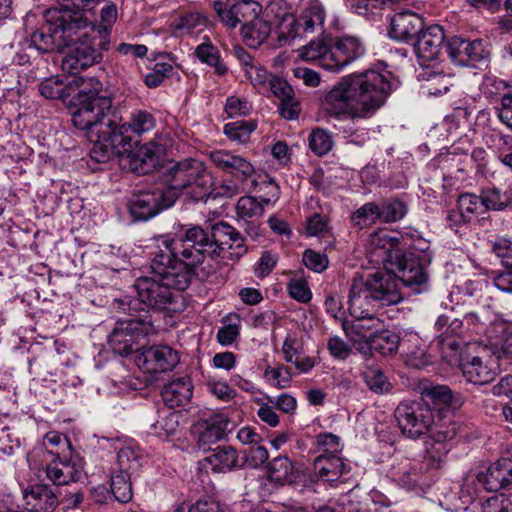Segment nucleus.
Here are the masks:
<instances>
[{
    "mask_svg": "<svg viewBox=\"0 0 512 512\" xmlns=\"http://www.w3.org/2000/svg\"><path fill=\"white\" fill-rule=\"evenodd\" d=\"M72 115L73 125L86 131L91 143L90 157L97 163H106L115 155L125 153L131 145L124 125H117L108 113L112 98H61Z\"/></svg>",
    "mask_w": 512,
    "mask_h": 512,
    "instance_id": "f257e3e1",
    "label": "nucleus"
},
{
    "mask_svg": "<svg viewBox=\"0 0 512 512\" xmlns=\"http://www.w3.org/2000/svg\"><path fill=\"white\" fill-rule=\"evenodd\" d=\"M171 254L153 252L151 272L153 276L138 277L133 287L137 293L135 299H121L119 308L124 312H146L145 308L156 310L168 309L175 302L177 294L173 290L183 291L188 288L196 272L185 262H171Z\"/></svg>",
    "mask_w": 512,
    "mask_h": 512,
    "instance_id": "f03ea898",
    "label": "nucleus"
},
{
    "mask_svg": "<svg viewBox=\"0 0 512 512\" xmlns=\"http://www.w3.org/2000/svg\"><path fill=\"white\" fill-rule=\"evenodd\" d=\"M403 295L395 272L378 270L366 278L354 277L348 293V310L352 317H364L376 307L400 303Z\"/></svg>",
    "mask_w": 512,
    "mask_h": 512,
    "instance_id": "7ed1b4c3",
    "label": "nucleus"
},
{
    "mask_svg": "<svg viewBox=\"0 0 512 512\" xmlns=\"http://www.w3.org/2000/svg\"><path fill=\"white\" fill-rule=\"evenodd\" d=\"M371 246L377 261L390 262L396 267L397 280L403 286L416 294L428 289L429 274L421 256L410 251L393 250V244L383 232L371 236Z\"/></svg>",
    "mask_w": 512,
    "mask_h": 512,
    "instance_id": "20e7f679",
    "label": "nucleus"
},
{
    "mask_svg": "<svg viewBox=\"0 0 512 512\" xmlns=\"http://www.w3.org/2000/svg\"><path fill=\"white\" fill-rule=\"evenodd\" d=\"M174 236H160L157 252L168 251L171 254V262H185L195 272L198 264L202 263L205 256L212 257V245L210 230L200 225L175 224Z\"/></svg>",
    "mask_w": 512,
    "mask_h": 512,
    "instance_id": "39448f33",
    "label": "nucleus"
},
{
    "mask_svg": "<svg viewBox=\"0 0 512 512\" xmlns=\"http://www.w3.org/2000/svg\"><path fill=\"white\" fill-rule=\"evenodd\" d=\"M45 24L30 36L29 47L40 53L62 50L74 41V36L89 26L86 17L76 16L57 7L44 12Z\"/></svg>",
    "mask_w": 512,
    "mask_h": 512,
    "instance_id": "423d86ee",
    "label": "nucleus"
},
{
    "mask_svg": "<svg viewBox=\"0 0 512 512\" xmlns=\"http://www.w3.org/2000/svg\"><path fill=\"white\" fill-rule=\"evenodd\" d=\"M166 178L167 186L163 187L167 195L172 194L173 202L180 193L190 189L189 193L195 201H201L209 196L212 176L206 165L199 159L186 158L180 161L170 160L160 168Z\"/></svg>",
    "mask_w": 512,
    "mask_h": 512,
    "instance_id": "0eeeda50",
    "label": "nucleus"
},
{
    "mask_svg": "<svg viewBox=\"0 0 512 512\" xmlns=\"http://www.w3.org/2000/svg\"><path fill=\"white\" fill-rule=\"evenodd\" d=\"M364 54L365 45L359 37L344 35L330 43L324 37L311 40L299 55L303 60L317 62L325 70L339 72Z\"/></svg>",
    "mask_w": 512,
    "mask_h": 512,
    "instance_id": "6e6552de",
    "label": "nucleus"
},
{
    "mask_svg": "<svg viewBox=\"0 0 512 512\" xmlns=\"http://www.w3.org/2000/svg\"><path fill=\"white\" fill-rule=\"evenodd\" d=\"M400 80L390 71L367 70L343 77L329 96H389L398 93Z\"/></svg>",
    "mask_w": 512,
    "mask_h": 512,
    "instance_id": "1a4fd4ad",
    "label": "nucleus"
},
{
    "mask_svg": "<svg viewBox=\"0 0 512 512\" xmlns=\"http://www.w3.org/2000/svg\"><path fill=\"white\" fill-rule=\"evenodd\" d=\"M209 159L219 170L232 177L217 188L215 196L230 198L244 192L249 184L257 185L255 167L246 158L228 150L219 149L211 151Z\"/></svg>",
    "mask_w": 512,
    "mask_h": 512,
    "instance_id": "9d476101",
    "label": "nucleus"
},
{
    "mask_svg": "<svg viewBox=\"0 0 512 512\" xmlns=\"http://www.w3.org/2000/svg\"><path fill=\"white\" fill-rule=\"evenodd\" d=\"M156 333L152 317L147 312L129 319L118 320L108 336V344L114 353L128 356L143 350L148 336Z\"/></svg>",
    "mask_w": 512,
    "mask_h": 512,
    "instance_id": "9b49d317",
    "label": "nucleus"
},
{
    "mask_svg": "<svg viewBox=\"0 0 512 512\" xmlns=\"http://www.w3.org/2000/svg\"><path fill=\"white\" fill-rule=\"evenodd\" d=\"M174 139L170 133H160L156 137L133 150V142L129 150L122 153V160L125 166L138 175L152 173L159 165L160 157L172 151Z\"/></svg>",
    "mask_w": 512,
    "mask_h": 512,
    "instance_id": "f8f14e48",
    "label": "nucleus"
},
{
    "mask_svg": "<svg viewBox=\"0 0 512 512\" xmlns=\"http://www.w3.org/2000/svg\"><path fill=\"white\" fill-rule=\"evenodd\" d=\"M395 418L398 427L404 436L416 439L427 432H431L437 424L444 421H435L433 409L423 401H403L395 409Z\"/></svg>",
    "mask_w": 512,
    "mask_h": 512,
    "instance_id": "ddd939ff",
    "label": "nucleus"
},
{
    "mask_svg": "<svg viewBox=\"0 0 512 512\" xmlns=\"http://www.w3.org/2000/svg\"><path fill=\"white\" fill-rule=\"evenodd\" d=\"M326 11L319 0H308L297 18L290 17L281 24L280 37L293 40L297 37H307L310 34L324 32Z\"/></svg>",
    "mask_w": 512,
    "mask_h": 512,
    "instance_id": "4468645a",
    "label": "nucleus"
},
{
    "mask_svg": "<svg viewBox=\"0 0 512 512\" xmlns=\"http://www.w3.org/2000/svg\"><path fill=\"white\" fill-rule=\"evenodd\" d=\"M68 47L62 60V69L70 74H76L102 60V53L95 49L86 33L79 32Z\"/></svg>",
    "mask_w": 512,
    "mask_h": 512,
    "instance_id": "2eb2a0df",
    "label": "nucleus"
},
{
    "mask_svg": "<svg viewBox=\"0 0 512 512\" xmlns=\"http://www.w3.org/2000/svg\"><path fill=\"white\" fill-rule=\"evenodd\" d=\"M446 50L452 62L461 66L477 67L490 56L488 44L483 39L469 41L453 36L447 40Z\"/></svg>",
    "mask_w": 512,
    "mask_h": 512,
    "instance_id": "dca6fc26",
    "label": "nucleus"
},
{
    "mask_svg": "<svg viewBox=\"0 0 512 512\" xmlns=\"http://www.w3.org/2000/svg\"><path fill=\"white\" fill-rule=\"evenodd\" d=\"M173 197L172 194L167 195L162 187L141 192L129 201V211L135 220L147 221L171 207Z\"/></svg>",
    "mask_w": 512,
    "mask_h": 512,
    "instance_id": "f3484780",
    "label": "nucleus"
},
{
    "mask_svg": "<svg viewBox=\"0 0 512 512\" xmlns=\"http://www.w3.org/2000/svg\"><path fill=\"white\" fill-rule=\"evenodd\" d=\"M458 431V424L447 420L444 424H437L426 441L425 461L431 469H439L446 461L450 450L447 442L451 441Z\"/></svg>",
    "mask_w": 512,
    "mask_h": 512,
    "instance_id": "a211bd4d",
    "label": "nucleus"
},
{
    "mask_svg": "<svg viewBox=\"0 0 512 512\" xmlns=\"http://www.w3.org/2000/svg\"><path fill=\"white\" fill-rule=\"evenodd\" d=\"M478 481L487 491L498 492L512 489V445L488 467L477 475Z\"/></svg>",
    "mask_w": 512,
    "mask_h": 512,
    "instance_id": "6ab92c4d",
    "label": "nucleus"
},
{
    "mask_svg": "<svg viewBox=\"0 0 512 512\" xmlns=\"http://www.w3.org/2000/svg\"><path fill=\"white\" fill-rule=\"evenodd\" d=\"M329 100L325 109L336 117L364 118L373 114L382 104L383 98H369L362 101V98H325Z\"/></svg>",
    "mask_w": 512,
    "mask_h": 512,
    "instance_id": "aec40b11",
    "label": "nucleus"
},
{
    "mask_svg": "<svg viewBox=\"0 0 512 512\" xmlns=\"http://www.w3.org/2000/svg\"><path fill=\"white\" fill-rule=\"evenodd\" d=\"M139 367L149 373L166 372L173 369L179 363V355L176 350L168 345H154L143 348L136 357Z\"/></svg>",
    "mask_w": 512,
    "mask_h": 512,
    "instance_id": "412c9836",
    "label": "nucleus"
},
{
    "mask_svg": "<svg viewBox=\"0 0 512 512\" xmlns=\"http://www.w3.org/2000/svg\"><path fill=\"white\" fill-rule=\"evenodd\" d=\"M210 238L213 250L212 258L220 256L226 247L235 248L237 259L248 252L244 235L224 221L210 226Z\"/></svg>",
    "mask_w": 512,
    "mask_h": 512,
    "instance_id": "4be33fe9",
    "label": "nucleus"
},
{
    "mask_svg": "<svg viewBox=\"0 0 512 512\" xmlns=\"http://www.w3.org/2000/svg\"><path fill=\"white\" fill-rule=\"evenodd\" d=\"M445 41L442 26L434 24L424 29L414 43V51L421 66L437 60Z\"/></svg>",
    "mask_w": 512,
    "mask_h": 512,
    "instance_id": "5701e85b",
    "label": "nucleus"
},
{
    "mask_svg": "<svg viewBox=\"0 0 512 512\" xmlns=\"http://www.w3.org/2000/svg\"><path fill=\"white\" fill-rule=\"evenodd\" d=\"M246 78L258 87L259 92L269 89L273 96H295L292 85L283 77L268 76V71L258 65L253 64L244 71Z\"/></svg>",
    "mask_w": 512,
    "mask_h": 512,
    "instance_id": "b1692460",
    "label": "nucleus"
},
{
    "mask_svg": "<svg viewBox=\"0 0 512 512\" xmlns=\"http://www.w3.org/2000/svg\"><path fill=\"white\" fill-rule=\"evenodd\" d=\"M424 30L423 18L412 11H401L391 19L389 35L397 41H411Z\"/></svg>",
    "mask_w": 512,
    "mask_h": 512,
    "instance_id": "393cba45",
    "label": "nucleus"
},
{
    "mask_svg": "<svg viewBox=\"0 0 512 512\" xmlns=\"http://www.w3.org/2000/svg\"><path fill=\"white\" fill-rule=\"evenodd\" d=\"M208 455L203 458L201 464L210 466L215 473H227L244 466V457L240 458L236 449L232 446L222 445L216 448H208Z\"/></svg>",
    "mask_w": 512,
    "mask_h": 512,
    "instance_id": "a878e982",
    "label": "nucleus"
},
{
    "mask_svg": "<svg viewBox=\"0 0 512 512\" xmlns=\"http://www.w3.org/2000/svg\"><path fill=\"white\" fill-rule=\"evenodd\" d=\"M434 328L442 348L457 350L463 343L461 341L465 333L463 320L443 314L437 318Z\"/></svg>",
    "mask_w": 512,
    "mask_h": 512,
    "instance_id": "bb28decb",
    "label": "nucleus"
},
{
    "mask_svg": "<svg viewBox=\"0 0 512 512\" xmlns=\"http://www.w3.org/2000/svg\"><path fill=\"white\" fill-rule=\"evenodd\" d=\"M53 459L47 464L46 477L55 485H68L76 482L82 474V467L75 462L60 458L58 453L49 452Z\"/></svg>",
    "mask_w": 512,
    "mask_h": 512,
    "instance_id": "cd10ccee",
    "label": "nucleus"
},
{
    "mask_svg": "<svg viewBox=\"0 0 512 512\" xmlns=\"http://www.w3.org/2000/svg\"><path fill=\"white\" fill-rule=\"evenodd\" d=\"M27 509L33 512H50L58 506V497L48 485L35 484L24 491Z\"/></svg>",
    "mask_w": 512,
    "mask_h": 512,
    "instance_id": "c85d7f7f",
    "label": "nucleus"
},
{
    "mask_svg": "<svg viewBox=\"0 0 512 512\" xmlns=\"http://www.w3.org/2000/svg\"><path fill=\"white\" fill-rule=\"evenodd\" d=\"M193 395V384L188 376L178 377L167 384L161 390V396L166 406L176 408L187 405Z\"/></svg>",
    "mask_w": 512,
    "mask_h": 512,
    "instance_id": "c756f323",
    "label": "nucleus"
},
{
    "mask_svg": "<svg viewBox=\"0 0 512 512\" xmlns=\"http://www.w3.org/2000/svg\"><path fill=\"white\" fill-rule=\"evenodd\" d=\"M460 367L466 380L473 384L484 385L494 378V371L479 356L462 358Z\"/></svg>",
    "mask_w": 512,
    "mask_h": 512,
    "instance_id": "7c9ffc66",
    "label": "nucleus"
},
{
    "mask_svg": "<svg viewBox=\"0 0 512 512\" xmlns=\"http://www.w3.org/2000/svg\"><path fill=\"white\" fill-rule=\"evenodd\" d=\"M314 470L318 477L330 482L337 480L349 471L347 465L336 454H322L314 460Z\"/></svg>",
    "mask_w": 512,
    "mask_h": 512,
    "instance_id": "2f4dec72",
    "label": "nucleus"
},
{
    "mask_svg": "<svg viewBox=\"0 0 512 512\" xmlns=\"http://www.w3.org/2000/svg\"><path fill=\"white\" fill-rule=\"evenodd\" d=\"M367 344L371 352L375 351L382 356H393L403 346L399 335L388 329L371 332Z\"/></svg>",
    "mask_w": 512,
    "mask_h": 512,
    "instance_id": "473e14b6",
    "label": "nucleus"
},
{
    "mask_svg": "<svg viewBox=\"0 0 512 512\" xmlns=\"http://www.w3.org/2000/svg\"><path fill=\"white\" fill-rule=\"evenodd\" d=\"M418 389L421 395L419 401L427 403L429 407L430 404H432L441 410L443 407L450 406L452 403L453 393L446 385H435L429 381H423L420 383Z\"/></svg>",
    "mask_w": 512,
    "mask_h": 512,
    "instance_id": "72a5a7b5",
    "label": "nucleus"
},
{
    "mask_svg": "<svg viewBox=\"0 0 512 512\" xmlns=\"http://www.w3.org/2000/svg\"><path fill=\"white\" fill-rule=\"evenodd\" d=\"M485 213L489 211L502 212L512 206V191H503L496 186H487L480 189Z\"/></svg>",
    "mask_w": 512,
    "mask_h": 512,
    "instance_id": "f704fd0d",
    "label": "nucleus"
},
{
    "mask_svg": "<svg viewBox=\"0 0 512 512\" xmlns=\"http://www.w3.org/2000/svg\"><path fill=\"white\" fill-rule=\"evenodd\" d=\"M354 322L344 320L342 323L343 330L347 337L351 340H355V336L366 339V342L370 340L371 332H375L381 326L379 318L373 317L371 312L364 317H354Z\"/></svg>",
    "mask_w": 512,
    "mask_h": 512,
    "instance_id": "c9c22d12",
    "label": "nucleus"
},
{
    "mask_svg": "<svg viewBox=\"0 0 512 512\" xmlns=\"http://www.w3.org/2000/svg\"><path fill=\"white\" fill-rule=\"evenodd\" d=\"M271 32V26L268 22L259 18H253L249 23L241 27V35L246 45L257 48L268 38Z\"/></svg>",
    "mask_w": 512,
    "mask_h": 512,
    "instance_id": "e433bc0d",
    "label": "nucleus"
},
{
    "mask_svg": "<svg viewBox=\"0 0 512 512\" xmlns=\"http://www.w3.org/2000/svg\"><path fill=\"white\" fill-rule=\"evenodd\" d=\"M229 420L223 415H213L206 421L205 429L199 436V446L205 451L206 446L222 440L226 434Z\"/></svg>",
    "mask_w": 512,
    "mask_h": 512,
    "instance_id": "4c0bfd02",
    "label": "nucleus"
},
{
    "mask_svg": "<svg viewBox=\"0 0 512 512\" xmlns=\"http://www.w3.org/2000/svg\"><path fill=\"white\" fill-rule=\"evenodd\" d=\"M68 77L54 76L45 79L40 83L39 91L41 96H73L76 89L79 88V82L72 79L69 82Z\"/></svg>",
    "mask_w": 512,
    "mask_h": 512,
    "instance_id": "58836bf2",
    "label": "nucleus"
},
{
    "mask_svg": "<svg viewBox=\"0 0 512 512\" xmlns=\"http://www.w3.org/2000/svg\"><path fill=\"white\" fill-rule=\"evenodd\" d=\"M195 55L202 63L213 67L215 74L223 76L227 73L228 67L222 61L218 48L209 39L196 47Z\"/></svg>",
    "mask_w": 512,
    "mask_h": 512,
    "instance_id": "ea45409f",
    "label": "nucleus"
},
{
    "mask_svg": "<svg viewBox=\"0 0 512 512\" xmlns=\"http://www.w3.org/2000/svg\"><path fill=\"white\" fill-rule=\"evenodd\" d=\"M378 205L380 210V222L383 223L397 222L404 218L408 212L407 203L396 197L383 199Z\"/></svg>",
    "mask_w": 512,
    "mask_h": 512,
    "instance_id": "a19ab883",
    "label": "nucleus"
},
{
    "mask_svg": "<svg viewBox=\"0 0 512 512\" xmlns=\"http://www.w3.org/2000/svg\"><path fill=\"white\" fill-rule=\"evenodd\" d=\"M294 466L287 456H277L268 464V476L270 480L284 484L292 482Z\"/></svg>",
    "mask_w": 512,
    "mask_h": 512,
    "instance_id": "79ce46f5",
    "label": "nucleus"
},
{
    "mask_svg": "<svg viewBox=\"0 0 512 512\" xmlns=\"http://www.w3.org/2000/svg\"><path fill=\"white\" fill-rule=\"evenodd\" d=\"M390 473L399 485L409 489L416 485L419 478L417 468L407 458L393 465Z\"/></svg>",
    "mask_w": 512,
    "mask_h": 512,
    "instance_id": "37998d69",
    "label": "nucleus"
},
{
    "mask_svg": "<svg viewBox=\"0 0 512 512\" xmlns=\"http://www.w3.org/2000/svg\"><path fill=\"white\" fill-rule=\"evenodd\" d=\"M256 128L257 124L253 120H239L225 124L223 132L230 141L245 144Z\"/></svg>",
    "mask_w": 512,
    "mask_h": 512,
    "instance_id": "c03bdc74",
    "label": "nucleus"
},
{
    "mask_svg": "<svg viewBox=\"0 0 512 512\" xmlns=\"http://www.w3.org/2000/svg\"><path fill=\"white\" fill-rule=\"evenodd\" d=\"M111 492L115 499L121 503H128L133 496L131 475L119 472L111 477Z\"/></svg>",
    "mask_w": 512,
    "mask_h": 512,
    "instance_id": "a18cd8bd",
    "label": "nucleus"
},
{
    "mask_svg": "<svg viewBox=\"0 0 512 512\" xmlns=\"http://www.w3.org/2000/svg\"><path fill=\"white\" fill-rule=\"evenodd\" d=\"M142 460L143 456L138 449L129 446L121 448L117 454L119 472H125L131 475L139 470L142 465Z\"/></svg>",
    "mask_w": 512,
    "mask_h": 512,
    "instance_id": "49530a36",
    "label": "nucleus"
},
{
    "mask_svg": "<svg viewBox=\"0 0 512 512\" xmlns=\"http://www.w3.org/2000/svg\"><path fill=\"white\" fill-rule=\"evenodd\" d=\"M458 208L465 214L467 220L475 215H484V207L480 193L465 192L459 195L457 201Z\"/></svg>",
    "mask_w": 512,
    "mask_h": 512,
    "instance_id": "de8ad7c7",
    "label": "nucleus"
},
{
    "mask_svg": "<svg viewBox=\"0 0 512 512\" xmlns=\"http://www.w3.org/2000/svg\"><path fill=\"white\" fill-rule=\"evenodd\" d=\"M352 221L360 229L380 221L379 205L375 202H368L358 208L352 215Z\"/></svg>",
    "mask_w": 512,
    "mask_h": 512,
    "instance_id": "09e8293b",
    "label": "nucleus"
},
{
    "mask_svg": "<svg viewBox=\"0 0 512 512\" xmlns=\"http://www.w3.org/2000/svg\"><path fill=\"white\" fill-rule=\"evenodd\" d=\"M363 378L370 390L375 393H385L391 388L387 377L378 367H367L363 372Z\"/></svg>",
    "mask_w": 512,
    "mask_h": 512,
    "instance_id": "8fccbe9b",
    "label": "nucleus"
},
{
    "mask_svg": "<svg viewBox=\"0 0 512 512\" xmlns=\"http://www.w3.org/2000/svg\"><path fill=\"white\" fill-rule=\"evenodd\" d=\"M124 126L127 128V133L130 130L137 135H141L155 127V119L151 113L138 110L131 115L128 125Z\"/></svg>",
    "mask_w": 512,
    "mask_h": 512,
    "instance_id": "3c124183",
    "label": "nucleus"
},
{
    "mask_svg": "<svg viewBox=\"0 0 512 512\" xmlns=\"http://www.w3.org/2000/svg\"><path fill=\"white\" fill-rule=\"evenodd\" d=\"M480 91L484 96H512V87L492 75L484 77Z\"/></svg>",
    "mask_w": 512,
    "mask_h": 512,
    "instance_id": "603ef678",
    "label": "nucleus"
},
{
    "mask_svg": "<svg viewBox=\"0 0 512 512\" xmlns=\"http://www.w3.org/2000/svg\"><path fill=\"white\" fill-rule=\"evenodd\" d=\"M264 377L267 381L278 389H284L290 386L292 381V373L289 367L278 365L277 367L267 366L264 371Z\"/></svg>",
    "mask_w": 512,
    "mask_h": 512,
    "instance_id": "864d4df0",
    "label": "nucleus"
},
{
    "mask_svg": "<svg viewBox=\"0 0 512 512\" xmlns=\"http://www.w3.org/2000/svg\"><path fill=\"white\" fill-rule=\"evenodd\" d=\"M236 210L238 216L243 219L260 217L264 212L261 202L252 196L240 197L236 205Z\"/></svg>",
    "mask_w": 512,
    "mask_h": 512,
    "instance_id": "5fc2aeb1",
    "label": "nucleus"
},
{
    "mask_svg": "<svg viewBox=\"0 0 512 512\" xmlns=\"http://www.w3.org/2000/svg\"><path fill=\"white\" fill-rule=\"evenodd\" d=\"M255 7V2L246 0L232 4V16L235 18L236 26L249 23L251 19L256 18L257 12Z\"/></svg>",
    "mask_w": 512,
    "mask_h": 512,
    "instance_id": "6e6d98bb",
    "label": "nucleus"
},
{
    "mask_svg": "<svg viewBox=\"0 0 512 512\" xmlns=\"http://www.w3.org/2000/svg\"><path fill=\"white\" fill-rule=\"evenodd\" d=\"M303 264L316 273H322L329 266V259L326 254L316 252L313 249H306L302 257Z\"/></svg>",
    "mask_w": 512,
    "mask_h": 512,
    "instance_id": "4d7b16f0",
    "label": "nucleus"
},
{
    "mask_svg": "<svg viewBox=\"0 0 512 512\" xmlns=\"http://www.w3.org/2000/svg\"><path fill=\"white\" fill-rule=\"evenodd\" d=\"M291 298L301 303H308L312 298V292L303 279H291L287 286Z\"/></svg>",
    "mask_w": 512,
    "mask_h": 512,
    "instance_id": "13d9d810",
    "label": "nucleus"
},
{
    "mask_svg": "<svg viewBox=\"0 0 512 512\" xmlns=\"http://www.w3.org/2000/svg\"><path fill=\"white\" fill-rule=\"evenodd\" d=\"M252 110V104L247 98H227L225 112L229 118L247 116Z\"/></svg>",
    "mask_w": 512,
    "mask_h": 512,
    "instance_id": "bf43d9fd",
    "label": "nucleus"
},
{
    "mask_svg": "<svg viewBox=\"0 0 512 512\" xmlns=\"http://www.w3.org/2000/svg\"><path fill=\"white\" fill-rule=\"evenodd\" d=\"M56 1L61 5V8H58L59 10L66 11L73 15L82 16V17H84V16L82 14H80L81 11H90L98 4V0H56Z\"/></svg>",
    "mask_w": 512,
    "mask_h": 512,
    "instance_id": "052dcab7",
    "label": "nucleus"
},
{
    "mask_svg": "<svg viewBox=\"0 0 512 512\" xmlns=\"http://www.w3.org/2000/svg\"><path fill=\"white\" fill-rule=\"evenodd\" d=\"M385 2L386 0H346L347 6L354 13L364 16L374 14Z\"/></svg>",
    "mask_w": 512,
    "mask_h": 512,
    "instance_id": "680f3d73",
    "label": "nucleus"
},
{
    "mask_svg": "<svg viewBox=\"0 0 512 512\" xmlns=\"http://www.w3.org/2000/svg\"><path fill=\"white\" fill-rule=\"evenodd\" d=\"M327 348L334 358L340 360L347 359L352 352V348L338 336H332L328 339Z\"/></svg>",
    "mask_w": 512,
    "mask_h": 512,
    "instance_id": "e2e57ef3",
    "label": "nucleus"
},
{
    "mask_svg": "<svg viewBox=\"0 0 512 512\" xmlns=\"http://www.w3.org/2000/svg\"><path fill=\"white\" fill-rule=\"evenodd\" d=\"M279 114L286 120H295L301 112V106L296 98H280Z\"/></svg>",
    "mask_w": 512,
    "mask_h": 512,
    "instance_id": "0e129e2a",
    "label": "nucleus"
},
{
    "mask_svg": "<svg viewBox=\"0 0 512 512\" xmlns=\"http://www.w3.org/2000/svg\"><path fill=\"white\" fill-rule=\"evenodd\" d=\"M493 281L497 289L512 294V261L505 262L504 270L497 273Z\"/></svg>",
    "mask_w": 512,
    "mask_h": 512,
    "instance_id": "69168bd1",
    "label": "nucleus"
},
{
    "mask_svg": "<svg viewBox=\"0 0 512 512\" xmlns=\"http://www.w3.org/2000/svg\"><path fill=\"white\" fill-rule=\"evenodd\" d=\"M483 512H510L511 502L503 494L495 495L482 504Z\"/></svg>",
    "mask_w": 512,
    "mask_h": 512,
    "instance_id": "338daca9",
    "label": "nucleus"
},
{
    "mask_svg": "<svg viewBox=\"0 0 512 512\" xmlns=\"http://www.w3.org/2000/svg\"><path fill=\"white\" fill-rule=\"evenodd\" d=\"M492 252L501 259L503 267L506 261H512V241L507 238H497L492 242Z\"/></svg>",
    "mask_w": 512,
    "mask_h": 512,
    "instance_id": "774afa93",
    "label": "nucleus"
}]
</instances>
